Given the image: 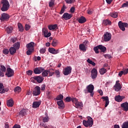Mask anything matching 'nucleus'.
I'll return each instance as SVG.
<instances>
[{
  "mask_svg": "<svg viewBox=\"0 0 128 128\" xmlns=\"http://www.w3.org/2000/svg\"><path fill=\"white\" fill-rule=\"evenodd\" d=\"M28 50L26 51L27 56H30L34 50V42H30L26 45Z\"/></svg>",
  "mask_w": 128,
  "mask_h": 128,
  "instance_id": "1",
  "label": "nucleus"
},
{
  "mask_svg": "<svg viewBox=\"0 0 128 128\" xmlns=\"http://www.w3.org/2000/svg\"><path fill=\"white\" fill-rule=\"evenodd\" d=\"M87 118L88 120H83V124L86 128L88 126H90V128H92L94 124V120L90 116L87 117Z\"/></svg>",
  "mask_w": 128,
  "mask_h": 128,
  "instance_id": "2",
  "label": "nucleus"
},
{
  "mask_svg": "<svg viewBox=\"0 0 128 128\" xmlns=\"http://www.w3.org/2000/svg\"><path fill=\"white\" fill-rule=\"evenodd\" d=\"M1 4L2 8H1V10L2 12H6L8 8H10V3L7 0H2L1 1Z\"/></svg>",
  "mask_w": 128,
  "mask_h": 128,
  "instance_id": "3",
  "label": "nucleus"
},
{
  "mask_svg": "<svg viewBox=\"0 0 128 128\" xmlns=\"http://www.w3.org/2000/svg\"><path fill=\"white\" fill-rule=\"evenodd\" d=\"M118 26L122 32H124V30H126L125 28H128V24L126 22H122V21H120L118 22Z\"/></svg>",
  "mask_w": 128,
  "mask_h": 128,
  "instance_id": "4",
  "label": "nucleus"
},
{
  "mask_svg": "<svg viewBox=\"0 0 128 128\" xmlns=\"http://www.w3.org/2000/svg\"><path fill=\"white\" fill-rule=\"evenodd\" d=\"M86 90H88V92L90 94V96H94V85L90 84L86 86Z\"/></svg>",
  "mask_w": 128,
  "mask_h": 128,
  "instance_id": "5",
  "label": "nucleus"
},
{
  "mask_svg": "<svg viewBox=\"0 0 128 128\" xmlns=\"http://www.w3.org/2000/svg\"><path fill=\"white\" fill-rule=\"evenodd\" d=\"M33 96H40V87L39 86H36L34 88V90L32 92Z\"/></svg>",
  "mask_w": 128,
  "mask_h": 128,
  "instance_id": "6",
  "label": "nucleus"
},
{
  "mask_svg": "<svg viewBox=\"0 0 128 128\" xmlns=\"http://www.w3.org/2000/svg\"><path fill=\"white\" fill-rule=\"evenodd\" d=\"M104 42H110L112 40V34L108 32L104 34Z\"/></svg>",
  "mask_w": 128,
  "mask_h": 128,
  "instance_id": "7",
  "label": "nucleus"
},
{
  "mask_svg": "<svg viewBox=\"0 0 128 128\" xmlns=\"http://www.w3.org/2000/svg\"><path fill=\"white\" fill-rule=\"evenodd\" d=\"M98 76V70L96 68L92 69L91 71V78L92 80H94Z\"/></svg>",
  "mask_w": 128,
  "mask_h": 128,
  "instance_id": "8",
  "label": "nucleus"
},
{
  "mask_svg": "<svg viewBox=\"0 0 128 128\" xmlns=\"http://www.w3.org/2000/svg\"><path fill=\"white\" fill-rule=\"evenodd\" d=\"M42 34H44V38H50V36L52 35L50 32H48V28H43L42 29Z\"/></svg>",
  "mask_w": 128,
  "mask_h": 128,
  "instance_id": "9",
  "label": "nucleus"
},
{
  "mask_svg": "<svg viewBox=\"0 0 128 128\" xmlns=\"http://www.w3.org/2000/svg\"><path fill=\"white\" fill-rule=\"evenodd\" d=\"M72 72V67L68 66L63 70L64 76H68Z\"/></svg>",
  "mask_w": 128,
  "mask_h": 128,
  "instance_id": "10",
  "label": "nucleus"
},
{
  "mask_svg": "<svg viewBox=\"0 0 128 128\" xmlns=\"http://www.w3.org/2000/svg\"><path fill=\"white\" fill-rule=\"evenodd\" d=\"M72 18V14L68 12H65L62 16V18H64L65 20H70Z\"/></svg>",
  "mask_w": 128,
  "mask_h": 128,
  "instance_id": "11",
  "label": "nucleus"
},
{
  "mask_svg": "<svg viewBox=\"0 0 128 128\" xmlns=\"http://www.w3.org/2000/svg\"><path fill=\"white\" fill-rule=\"evenodd\" d=\"M10 19V15L6 13H3L2 14V17L0 18V20L4 22L6 20H8Z\"/></svg>",
  "mask_w": 128,
  "mask_h": 128,
  "instance_id": "12",
  "label": "nucleus"
},
{
  "mask_svg": "<svg viewBox=\"0 0 128 128\" xmlns=\"http://www.w3.org/2000/svg\"><path fill=\"white\" fill-rule=\"evenodd\" d=\"M119 82L120 81H116V84L114 86V88L116 92H120V90L122 89V86Z\"/></svg>",
  "mask_w": 128,
  "mask_h": 128,
  "instance_id": "13",
  "label": "nucleus"
},
{
  "mask_svg": "<svg viewBox=\"0 0 128 128\" xmlns=\"http://www.w3.org/2000/svg\"><path fill=\"white\" fill-rule=\"evenodd\" d=\"M7 72H8L6 73V76H8V78H10V77L12 76H14V70H12L10 68H8Z\"/></svg>",
  "mask_w": 128,
  "mask_h": 128,
  "instance_id": "14",
  "label": "nucleus"
},
{
  "mask_svg": "<svg viewBox=\"0 0 128 128\" xmlns=\"http://www.w3.org/2000/svg\"><path fill=\"white\" fill-rule=\"evenodd\" d=\"M48 52L50 54H58L60 52V50H56L54 48H50L48 49Z\"/></svg>",
  "mask_w": 128,
  "mask_h": 128,
  "instance_id": "15",
  "label": "nucleus"
},
{
  "mask_svg": "<svg viewBox=\"0 0 128 128\" xmlns=\"http://www.w3.org/2000/svg\"><path fill=\"white\" fill-rule=\"evenodd\" d=\"M33 78L35 80H36V82H38L39 84H40V82H42L44 80V78L40 76H34Z\"/></svg>",
  "mask_w": 128,
  "mask_h": 128,
  "instance_id": "16",
  "label": "nucleus"
},
{
  "mask_svg": "<svg viewBox=\"0 0 128 128\" xmlns=\"http://www.w3.org/2000/svg\"><path fill=\"white\" fill-rule=\"evenodd\" d=\"M88 42V41H85L83 44H80L79 45V48L80 50H82L83 52H86V44Z\"/></svg>",
  "mask_w": 128,
  "mask_h": 128,
  "instance_id": "17",
  "label": "nucleus"
},
{
  "mask_svg": "<svg viewBox=\"0 0 128 128\" xmlns=\"http://www.w3.org/2000/svg\"><path fill=\"white\" fill-rule=\"evenodd\" d=\"M44 70V68H36L34 70V72L36 74H41Z\"/></svg>",
  "mask_w": 128,
  "mask_h": 128,
  "instance_id": "18",
  "label": "nucleus"
},
{
  "mask_svg": "<svg viewBox=\"0 0 128 128\" xmlns=\"http://www.w3.org/2000/svg\"><path fill=\"white\" fill-rule=\"evenodd\" d=\"M121 108H123V110H124L125 112H128V102H125L124 103H122L121 104L120 106Z\"/></svg>",
  "mask_w": 128,
  "mask_h": 128,
  "instance_id": "19",
  "label": "nucleus"
},
{
  "mask_svg": "<svg viewBox=\"0 0 128 128\" xmlns=\"http://www.w3.org/2000/svg\"><path fill=\"white\" fill-rule=\"evenodd\" d=\"M124 98V96H120V95L116 96L114 98L116 102H122V100Z\"/></svg>",
  "mask_w": 128,
  "mask_h": 128,
  "instance_id": "20",
  "label": "nucleus"
},
{
  "mask_svg": "<svg viewBox=\"0 0 128 128\" xmlns=\"http://www.w3.org/2000/svg\"><path fill=\"white\" fill-rule=\"evenodd\" d=\"M102 98L104 100V102L106 101L105 108H106V106H108L110 104V101L108 100V96H102Z\"/></svg>",
  "mask_w": 128,
  "mask_h": 128,
  "instance_id": "21",
  "label": "nucleus"
},
{
  "mask_svg": "<svg viewBox=\"0 0 128 128\" xmlns=\"http://www.w3.org/2000/svg\"><path fill=\"white\" fill-rule=\"evenodd\" d=\"M57 104L58 106V108H64V101L62 100L58 101Z\"/></svg>",
  "mask_w": 128,
  "mask_h": 128,
  "instance_id": "22",
  "label": "nucleus"
},
{
  "mask_svg": "<svg viewBox=\"0 0 128 128\" xmlns=\"http://www.w3.org/2000/svg\"><path fill=\"white\" fill-rule=\"evenodd\" d=\"M40 106V102H33L32 105V108H37Z\"/></svg>",
  "mask_w": 128,
  "mask_h": 128,
  "instance_id": "23",
  "label": "nucleus"
},
{
  "mask_svg": "<svg viewBox=\"0 0 128 128\" xmlns=\"http://www.w3.org/2000/svg\"><path fill=\"white\" fill-rule=\"evenodd\" d=\"M10 54L12 56L16 52V49L14 47H10L9 49Z\"/></svg>",
  "mask_w": 128,
  "mask_h": 128,
  "instance_id": "24",
  "label": "nucleus"
},
{
  "mask_svg": "<svg viewBox=\"0 0 128 128\" xmlns=\"http://www.w3.org/2000/svg\"><path fill=\"white\" fill-rule=\"evenodd\" d=\"M28 112V110L26 109H22L19 112V115L20 116H26Z\"/></svg>",
  "mask_w": 128,
  "mask_h": 128,
  "instance_id": "25",
  "label": "nucleus"
},
{
  "mask_svg": "<svg viewBox=\"0 0 128 128\" xmlns=\"http://www.w3.org/2000/svg\"><path fill=\"white\" fill-rule=\"evenodd\" d=\"M6 104L8 106H9V108H12V106H14V100H12V99H10L7 101Z\"/></svg>",
  "mask_w": 128,
  "mask_h": 128,
  "instance_id": "26",
  "label": "nucleus"
},
{
  "mask_svg": "<svg viewBox=\"0 0 128 128\" xmlns=\"http://www.w3.org/2000/svg\"><path fill=\"white\" fill-rule=\"evenodd\" d=\"M58 28L57 24H54V25H49L48 26V28L50 30H56Z\"/></svg>",
  "mask_w": 128,
  "mask_h": 128,
  "instance_id": "27",
  "label": "nucleus"
},
{
  "mask_svg": "<svg viewBox=\"0 0 128 128\" xmlns=\"http://www.w3.org/2000/svg\"><path fill=\"white\" fill-rule=\"evenodd\" d=\"M78 22L79 24H84V22H86V20L84 17L81 16V18L78 19Z\"/></svg>",
  "mask_w": 128,
  "mask_h": 128,
  "instance_id": "28",
  "label": "nucleus"
},
{
  "mask_svg": "<svg viewBox=\"0 0 128 128\" xmlns=\"http://www.w3.org/2000/svg\"><path fill=\"white\" fill-rule=\"evenodd\" d=\"M98 47L99 48V50H100L101 52H104L106 50V48L102 45H99Z\"/></svg>",
  "mask_w": 128,
  "mask_h": 128,
  "instance_id": "29",
  "label": "nucleus"
},
{
  "mask_svg": "<svg viewBox=\"0 0 128 128\" xmlns=\"http://www.w3.org/2000/svg\"><path fill=\"white\" fill-rule=\"evenodd\" d=\"M99 72H100V74L102 75V74H106V72H108V70L104 68H102L100 70Z\"/></svg>",
  "mask_w": 128,
  "mask_h": 128,
  "instance_id": "30",
  "label": "nucleus"
},
{
  "mask_svg": "<svg viewBox=\"0 0 128 128\" xmlns=\"http://www.w3.org/2000/svg\"><path fill=\"white\" fill-rule=\"evenodd\" d=\"M12 30H14L12 27L10 26L6 28V30L8 34H12Z\"/></svg>",
  "mask_w": 128,
  "mask_h": 128,
  "instance_id": "31",
  "label": "nucleus"
},
{
  "mask_svg": "<svg viewBox=\"0 0 128 128\" xmlns=\"http://www.w3.org/2000/svg\"><path fill=\"white\" fill-rule=\"evenodd\" d=\"M46 116L44 117L42 119V121L44 122H48V120H50V118L48 116V114H46Z\"/></svg>",
  "mask_w": 128,
  "mask_h": 128,
  "instance_id": "32",
  "label": "nucleus"
},
{
  "mask_svg": "<svg viewBox=\"0 0 128 128\" xmlns=\"http://www.w3.org/2000/svg\"><path fill=\"white\" fill-rule=\"evenodd\" d=\"M54 69H50L48 70V74L49 76H52L54 74V72H52Z\"/></svg>",
  "mask_w": 128,
  "mask_h": 128,
  "instance_id": "33",
  "label": "nucleus"
},
{
  "mask_svg": "<svg viewBox=\"0 0 128 128\" xmlns=\"http://www.w3.org/2000/svg\"><path fill=\"white\" fill-rule=\"evenodd\" d=\"M42 76H48V70H44L42 72Z\"/></svg>",
  "mask_w": 128,
  "mask_h": 128,
  "instance_id": "34",
  "label": "nucleus"
},
{
  "mask_svg": "<svg viewBox=\"0 0 128 128\" xmlns=\"http://www.w3.org/2000/svg\"><path fill=\"white\" fill-rule=\"evenodd\" d=\"M13 46V48H14L16 50H18V48H20V44L18 42L15 43Z\"/></svg>",
  "mask_w": 128,
  "mask_h": 128,
  "instance_id": "35",
  "label": "nucleus"
},
{
  "mask_svg": "<svg viewBox=\"0 0 128 128\" xmlns=\"http://www.w3.org/2000/svg\"><path fill=\"white\" fill-rule=\"evenodd\" d=\"M18 28H19L20 32H24V26L20 23H18Z\"/></svg>",
  "mask_w": 128,
  "mask_h": 128,
  "instance_id": "36",
  "label": "nucleus"
},
{
  "mask_svg": "<svg viewBox=\"0 0 128 128\" xmlns=\"http://www.w3.org/2000/svg\"><path fill=\"white\" fill-rule=\"evenodd\" d=\"M75 106H76V108H80V106H82V102H80L78 101H77L75 103Z\"/></svg>",
  "mask_w": 128,
  "mask_h": 128,
  "instance_id": "37",
  "label": "nucleus"
},
{
  "mask_svg": "<svg viewBox=\"0 0 128 128\" xmlns=\"http://www.w3.org/2000/svg\"><path fill=\"white\" fill-rule=\"evenodd\" d=\"M103 24H105V26H108V24H111L112 22L110 20H104Z\"/></svg>",
  "mask_w": 128,
  "mask_h": 128,
  "instance_id": "38",
  "label": "nucleus"
},
{
  "mask_svg": "<svg viewBox=\"0 0 128 128\" xmlns=\"http://www.w3.org/2000/svg\"><path fill=\"white\" fill-rule=\"evenodd\" d=\"M14 92H22V88L20 86H16L14 88Z\"/></svg>",
  "mask_w": 128,
  "mask_h": 128,
  "instance_id": "39",
  "label": "nucleus"
},
{
  "mask_svg": "<svg viewBox=\"0 0 128 128\" xmlns=\"http://www.w3.org/2000/svg\"><path fill=\"white\" fill-rule=\"evenodd\" d=\"M118 12H113L110 14V16H112V18H118Z\"/></svg>",
  "mask_w": 128,
  "mask_h": 128,
  "instance_id": "40",
  "label": "nucleus"
},
{
  "mask_svg": "<svg viewBox=\"0 0 128 128\" xmlns=\"http://www.w3.org/2000/svg\"><path fill=\"white\" fill-rule=\"evenodd\" d=\"M54 72L56 78H60V70H56L55 72Z\"/></svg>",
  "mask_w": 128,
  "mask_h": 128,
  "instance_id": "41",
  "label": "nucleus"
},
{
  "mask_svg": "<svg viewBox=\"0 0 128 128\" xmlns=\"http://www.w3.org/2000/svg\"><path fill=\"white\" fill-rule=\"evenodd\" d=\"M87 62H88V64H92L94 66H96V63L94 62H92V60H90V58H88L87 60Z\"/></svg>",
  "mask_w": 128,
  "mask_h": 128,
  "instance_id": "42",
  "label": "nucleus"
},
{
  "mask_svg": "<svg viewBox=\"0 0 128 128\" xmlns=\"http://www.w3.org/2000/svg\"><path fill=\"white\" fill-rule=\"evenodd\" d=\"M52 46H58V41L56 40H53L52 42Z\"/></svg>",
  "mask_w": 128,
  "mask_h": 128,
  "instance_id": "43",
  "label": "nucleus"
},
{
  "mask_svg": "<svg viewBox=\"0 0 128 128\" xmlns=\"http://www.w3.org/2000/svg\"><path fill=\"white\" fill-rule=\"evenodd\" d=\"M62 98H64V96L62 94H59L56 98V100H62Z\"/></svg>",
  "mask_w": 128,
  "mask_h": 128,
  "instance_id": "44",
  "label": "nucleus"
},
{
  "mask_svg": "<svg viewBox=\"0 0 128 128\" xmlns=\"http://www.w3.org/2000/svg\"><path fill=\"white\" fill-rule=\"evenodd\" d=\"M122 126V128H128V121L124 122Z\"/></svg>",
  "mask_w": 128,
  "mask_h": 128,
  "instance_id": "45",
  "label": "nucleus"
},
{
  "mask_svg": "<svg viewBox=\"0 0 128 128\" xmlns=\"http://www.w3.org/2000/svg\"><path fill=\"white\" fill-rule=\"evenodd\" d=\"M4 84L0 83V94H4Z\"/></svg>",
  "mask_w": 128,
  "mask_h": 128,
  "instance_id": "46",
  "label": "nucleus"
},
{
  "mask_svg": "<svg viewBox=\"0 0 128 128\" xmlns=\"http://www.w3.org/2000/svg\"><path fill=\"white\" fill-rule=\"evenodd\" d=\"M66 10V6H64V5L62 7L61 10L60 12V14H64V11Z\"/></svg>",
  "mask_w": 128,
  "mask_h": 128,
  "instance_id": "47",
  "label": "nucleus"
},
{
  "mask_svg": "<svg viewBox=\"0 0 128 128\" xmlns=\"http://www.w3.org/2000/svg\"><path fill=\"white\" fill-rule=\"evenodd\" d=\"M66 10V6H64V5L62 7L61 10L60 12V14H64V11Z\"/></svg>",
  "mask_w": 128,
  "mask_h": 128,
  "instance_id": "48",
  "label": "nucleus"
},
{
  "mask_svg": "<svg viewBox=\"0 0 128 128\" xmlns=\"http://www.w3.org/2000/svg\"><path fill=\"white\" fill-rule=\"evenodd\" d=\"M54 5V0H50V1L49 2V6L50 8H52L53 6Z\"/></svg>",
  "mask_w": 128,
  "mask_h": 128,
  "instance_id": "49",
  "label": "nucleus"
},
{
  "mask_svg": "<svg viewBox=\"0 0 128 128\" xmlns=\"http://www.w3.org/2000/svg\"><path fill=\"white\" fill-rule=\"evenodd\" d=\"M94 50L96 52V54H98L99 52H98V50H100V48H98V46H95L94 48Z\"/></svg>",
  "mask_w": 128,
  "mask_h": 128,
  "instance_id": "50",
  "label": "nucleus"
},
{
  "mask_svg": "<svg viewBox=\"0 0 128 128\" xmlns=\"http://www.w3.org/2000/svg\"><path fill=\"white\" fill-rule=\"evenodd\" d=\"M121 8H128V1L126 2H125V3H124V4H122Z\"/></svg>",
  "mask_w": 128,
  "mask_h": 128,
  "instance_id": "51",
  "label": "nucleus"
},
{
  "mask_svg": "<svg viewBox=\"0 0 128 128\" xmlns=\"http://www.w3.org/2000/svg\"><path fill=\"white\" fill-rule=\"evenodd\" d=\"M2 52L4 54H8L10 52V50H8V49H4Z\"/></svg>",
  "mask_w": 128,
  "mask_h": 128,
  "instance_id": "52",
  "label": "nucleus"
},
{
  "mask_svg": "<svg viewBox=\"0 0 128 128\" xmlns=\"http://www.w3.org/2000/svg\"><path fill=\"white\" fill-rule=\"evenodd\" d=\"M0 68L2 72H6V66H4L1 65Z\"/></svg>",
  "mask_w": 128,
  "mask_h": 128,
  "instance_id": "53",
  "label": "nucleus"
},
{
  "mask_svg": "<svg viewBox=\"0 0 128 128\" xmlns=\"http://www.w3.org/2000/svg\"><path fill=\"white\" fill-rule=\"evenodd\" d=\"M30 28V26L28 24L25 25V30H28Z\"/></svg>",
  "mask_w": 128,
  "mask_h": 128,
  "instance_id": "54",
  "label": "nucleus"
},
{
  "mask_svg": "<svg viewBox=\"0 0 128 128\" xmlns=\"http://www.w3.org/2000/svg\"><path fill=\"white\" fill-rule=\"evenodd\" d=\"M41 89V90H42L44 92V90H46V84H43L41 86V88H40Z\"/></svg>",
  "mask_w": 128,
  "mask_h": 128,
  "instance_id": "55",
  "label": "nucleus"
},
{
  "mask_svg": "<svg viewBox=\"0 0 128 128\" xmlns=\"http://www.w3.org/2000/svg\"><path fill=\"white\" fill-rule=\"evenodd\" d=\"M65 100L67 102H70L72 100V98H70V97L68 96V97L66 98Z\"/></svg>",
  "mask_w": 128,
  "mask_h": 128,
  "instance_id": "56",
  "label": "nucleus"
},
{
  "mask_svg": "<svg viewBox=\"0 0 128 128\" xmlns=\"http://www.w3.org/2000/svg\"><path fill=\"white\" fill-rule=\"evenodd\" d=\"M46 48H42L40 50V54H44V52H46Z\"/></svg>",
  "mask_w": 128,
  "mask_h": 128,
  "instance_id": "57",
  "label": "nucleus"
},
{
  "mask_svg": "<svg viewBox=\"0 0 128 128\" xmlns=\"http://www.w3.org/2000/svg\"><path fill=\"white\" fill-rule=\"evenodd\" d=\"M26 74H28V76H32V71L29 70L26 72Z\"/></svg>",
  "mask_w": 128,
  "mask_h": 128,
  "instance_id": "58",
  "label": "nucleus"
},
{
  "mask_svg": "<svg viewBox=\"0 0 128 128\" xmlns=\"http://www.w3.org/2000/svg\"><path fill=\"white\" fill-rule=\"evenodd\" d=\"M71 100L72 102H74V104H76V102H77L78 100L76 98H73L71 99Z\"/></svg>",
  "mask_w": 128,
  "mask_h": 128,
  "instance_id": "59",
  "label": "nucleus"
},
{
  "mask_svg": "<svg viewBox=\"0 0 128 128\" xmlns=\"http://www.w3.org/2000/svg\"><path fill=\"white\" fill-rule=\"evenodd\" d=\"M74 10H75L74 7H72L70 9V12H72V14H74Z\"/></svg>",
  "mask_w": 128,
  "mask_h": 128,
  "instance_id": "60",
  "label": "nucleus"
},
{
  "mask_svg": "<svg viewBox=\"0 0 128 128\" xmlns=\"http://www.w3.org/2000/svg\"><path fill=\"white\" fill-rule=\"evenodd\" d=\"M12 128H20V125L18 124H16L12 127Z\"/></svg>",
  "mask_w": 128,
  "mask_h": 128,
  "instance_id": "61",
  "label": "nucleus"
},
{
  "mask_svg": "<svg viewBox=\"0 0 128 128\" xmlns=\"http://www.w3.org/2000/svg\"><path fill=\"white\" fill-rule=\"evenodd\" d=\"M124 75L128 73V68L125 69L124 70H123Z\"/></svg>",
  "mask_w": 128,
  "mask_h": 128,
  "instance_id": "62",
  "label": "nucleus"
},
{
  "mask_svg": "<svg viewBox=\"0 0 128 128\" xmlns=\"http://www.w3.org/2000/svg\"><path fill=\"white\" fill-rule=\"evenodd\" d=\"M65 2L67 4H72V0H65Z\"/></svg>",
  "mask_w": 128,
  "mask_h": 128,
  "instance_id": "63",
  "label": "nucleus"
},
{
  "mask_svg": "<svg viewBox=\"0 0 128 128\" xmlns=\"http://www.w3.org/2000/svg\"><path fill=\"white\" fill-rule=\"evenodd\" d=\"M122 74H124V71H120V72H119L118 73V76H122Z\"/></svg>",
  "mask_w": 128,
  "mask_h": 128,
  "instance_id": "64",
  "label": "nucleus"
}]
</instances>
